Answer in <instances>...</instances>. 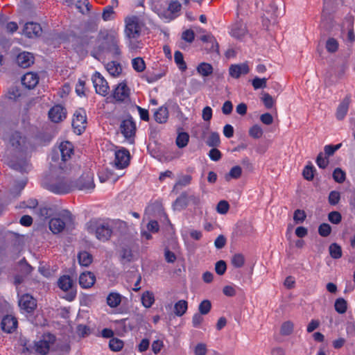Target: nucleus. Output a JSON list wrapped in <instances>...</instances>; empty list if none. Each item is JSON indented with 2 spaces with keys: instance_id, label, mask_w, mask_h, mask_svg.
<instances>
[{
  "instance_id": "f257e3e1",
  "label": "nucleus",
  "mask_w": 355,
  "mask_h": 355,
  "mask_svg": "<svg viewBox=\"0 0 355 355\" xmlns=\"http://www.w3.org/2000/svg\"><path fill=\"white\" fill-rule=\"evenodd\" d=\"M73 157H49L48 173L43 183L46 188L55 194H65L73 190L71 175L80 169Z\"/></svg>"
},
{
  "instance_id": "f03ea898",
  "label": "nucleus",
  "mask_w": 355,
  "mask_h": 355,
  "mask_svg": "<svg viewBox=\"0 0 355 355\" xmlns=\"http://www.w3.org/2000/svg\"><path fill=\"white\" fill-rule=\"evenodd\" d=\"M73 220V216L70 211L62 210L58 214V216L53 217L49 220V229L53 234H58L66 227H71Z\"/></svg>"
},
{
  "instance_id": "7ed1b4c3",
  "label": "nucleus",
  "mask_w": 355,
  "mask_h": 355,
  "mask_svg": "<svg viewBox=\"0 0 355 355\" xmlns=\"http://www.w3.org/2000/svg\"><path fill=\"white\" fill-rule=\"evenodd\" d=\"M92 165V164L89 168H85L81 175L73 181V190L91 191L94 189V172L91 169Z\"/></svg>"
},
{
  "instance_id": "20e7f679",
  "label": "nucleus",
  "mask_w": 355,
  "mask_h": 355,
  "mask_svg": "<svg viewBox=\"0 0 355 355\" xmlns=\"http://www.w3.org/2000/svg\"><path fill=\"white\" fill-rule=\"evenodd\" d=\"M87 230L89 233L94 234L96 237L102 241H107L112 233V229L107 223H101L95 220L88 223Z\"/></svg>"
},
{
  "instance_id": "39448f33",
  "label": "nucleus",
  "mask_w": 355,
  "mask_h": 355,
  "mask_svg": "<svg viewBox=\"0 0 355 355\" xmlns=\"http://www.w3.org/2000/svg\"><path fill=\"white\" fill-rule=\"evenodd\" d=\"M9 144L17 153H26L32 147L28 138L19 131H14L10 134Z\"/></svg>"
},
{
  "instance_id": "423d86ee",
  "label": "nucleus",
  "mask_w": 355,
  "mask_h": 355,
  "mask_svg": "<svg viewBox=\"0 0 355 355\" xmlns=\"http://www.w3.org/2000/svg\"><path fill=\"white\" fill-rule=\"evenodd\" d=\"M125 22V33L128 40H137L139 38L143 26L140 19L136 16H132L127 17Z\"/></svg>"
},
{
  "instance_id": "0eeeda50",
  "label": "nucleus",
  "mask_w": 355,
  "mask_h": 355,
  "mask_svg": "<svg viewBox=\"0 0 355 355\" xmlns=\"http://www.w3.org/2000/svg\"><path fill=\"white\" fill-rule=\"evenodd\" d=\"M54 341V336L51 334L45 335L42 340L35 342L33 347H25V349L31 352L35 350V352L41 355H45L49 352L50 345L53 344Z\"/></svg>"
},
{
  "instance_id": "6e6552de",
  "label": "nucleus",
  "mask_w": 355,
  "mask_h": 355,
  "mask_svg": "<svg viewBox=\"0 0 355 355\" xmlns=\"http://www.w3.org/2000/svg\"><path fill=\"white\" fill-rule=\"evenodd\" d=\"M5 162L12 169L19 172H28L31 165L26 157H6Z\"/></svg>"
},
{
  "instance_id": "1a4fd4ad",
  "label": "nucleus",
  "mask_w": 355,
  "mask_h": 355,
  "mask_svg": "<svg viewBox=\"0 0 355 355\" xmlns=\"http://www.w3.org/2000/svg\"><path fill=\"white\" fill-rule=\"evenodd\" d=\"M99 40H103L104 42L99 46V49L101 51H112L114 50L117 54L120 53L119 49L117 46V40L115 37L108 33L101 32L98 36Z\"/></svg>"
},
{
  "instance_id": "9d476101",
  "label": "nucleus",
  "mask_w": 355,
  "mask_h": 355,
  "mask_svg": "<svg viewBox=\"0 0 355 355\" xmlns=\"http://www.w3.org/2000/svg\"><path fill=\"white\" fill-rule=\"evenodd\" d=\"M58 284L60 289L64 291H69L64 297L66 300L71 302L75 299L76 296V291L73 289V282L69 276L64 275L60 277L58 279Z\"/></svg>"
},
{
  "instance_id": "9b49d317",
  "label": "nucleus",
  "mask_w": 355,
  "mask_h": 355,
  "mask_svg": "<svg viewBox=\"0 0 355 355\" xmlns=\"http://www.w3.org/2000/svg\"><path fill=\"white\" fill-rule=\"evenodd\" d=\"M18 303L22 313H31L37 307L36 300L29 294L20 296Z\"/></svg>"
},
{
  "instance_id": "f8f14e48",
  "label": "nucleus",
  "mask_w": 355,
  "mask_h": 355,
  "mask_svg": "<svg viewBox=\"0 0 355 355\" xmlns=\"http://www.w3.org/2000/svg\"><path fill=\"white\" fill-rule=\"evenodd\" d=\"M87 118L84 110L76 111L72 120V126L74 132L80 135L86 128Z\"/></svg>"
},
{
  "instance_id": "ddd939ff",
  "label": "nucleus",
  "mask_w": 355,
  "mask_h": 355,
  "mask_svg": "<svg viewBox=\"0 0 355 355\" xmlns=\"http://www.w3.org/2000/svg\"><path fill=\"white\" fill-rule=\"evenodd\" d=\"M92 82L96 89V92L103 96L108 94L110 89L106 80L98 72H96L92 76Z\"/></svg>"
},
{
  "instance_id": "4468645a",
  "label": "nucleus",
  "mask_w": 355,
  "mask_h": 355,
  "mask_svg": "<svg viewBox=\"0 0 355 355\" xmlns=\"http://www.w3.org/2000/svg\"><path fill=\"white\" fill-rule=\"evenodd\" d=\"M120 129L121 133L125 138H131L135 136L136 132V124L132 117L122 121Z\"/></svg>"
},
{
  "instance_id": "2eb2a0df",
  "label": "nucleus",
  "mask_w": 355,
  "mask_h": 355,
  "mask_svg": "<svg viewBox=\"0 0 355 355\" xmlns=\"http://www.w3.org/2000/svg\"><path fill=\"white\" fill-rule=\"evenodd\" d=\"M130 89L124 83H119L114 89L112 97L118 102H123L129 98Z\"/></svg>"
},
{
  "instance_id": "dca6fc26",
  "label": "nucleus",
  "mask_w": 355,
  "mask_h": 355,
  "mask_svg": "<svg viewBox=\"0 0 355 355\" xmlns=\"http://www.w3.org/2000/svg\"><path fill=\"white\" fill-rule=\"evenodd\" d=\"M67 112L64 107L60 105L53 106L49 112V119L55 122L59 123L66 118Z\"/></svg>"
},
{
  "instance_id": "f3484780",
  "label": "nucleus",
  "mask_w": 355,
  "mask_h": 355,
  "mask_svg": "<svg viewBox=\"0 0 355 355\" xmlns=\"http://www.w3.org/2000/svg\"><path fill=\"white\" fill-rule=\"evenodd\" d=\"M42 29L40 24L35 22H27L23 29L24 34L29 37H38L42 34Z\"/></svg>"
},
{
  "instance_id": "a211bd4d",
  "label": "nucleus",
  "mask_w": 355,
  "mask_h": 355,
  "mask_svg": "<svg viewBox=\"0 0 355 355\" xmlns=\"http://www.w3.org/2000/svg\"><path fill=\"white\" fill-rule=\"evenodd\" d=\"M249 71V67L245 63L232 64L229 69L230 75L234 78H239L241 75L248 74Z\"/></svg>"
},
{
  "instance_id": "6ab92c4d",
  "label": "nucleus",
  "mask_w": 355,
  "mask_h": 355,
  "mask_svg": "<svg viewBox=\"0 0 355 355\" xmlns=\"http://www.w3.org/2000/svg\"><path fill=\"white\" fill-rule=\"evenodd\" d=\"M1 324L3 331L11 333L17 327V320L14 316L8 315L3 318Z\"/></svg>"
},
{
  "instance_id": "aec40b11",
  "label": "nucleus",
  "mask_w": 355,
  "mask_h": 355,
  "mask_svg": "<svg viewBox=\"0 0 355 355\" xmlns=\"http://www.w3.org/2000/svg\"><path fill=\"white\" fill-rule=\"evenodd\" d=\"M200 39L207 44L205 47L206 51L208 52H217L218 53V44L214 35L209 33L202 35Z\"/></svg>"
},
{
  "instance_id": "412c9836",
  "label": "nucleus",
  "mask_w": 355,
  "mask_h": 355,
  "mask_svg": "<svg viewBox=\"0 0 355 355\" xmlns=\"http://www.w3.org/2000/svg\"><path fill=\"white\" fill-rule=\"evenodd\" d=\"M39 83V76L37 73L28 72L21 78V83L25 87L33 89Z\"/></svg>"
},
{
  "instance_id": "4be33fe9",
  "label": "nucleus",
  "mask_w": 355,
  "mask_h": 355,
  "mask_svg": "<svg viewBox=\"0 0 355 355\" xmlns=\"http://www.w3.org/2000/svg\"><path fill=\"white\" fill-rule=\"evenodd\" d=\"M17 62L19 67L26 69L34 63V57L31 53L23 52L17 55Z\"/></svg>"
},
{
  "instance_id": "5701e85b",
  "label": "nucleus",
  "mask_w": 355,
  "mask_h": 355,
  "mask_svg": "<svg viewBox=\"0 0 355 355\" xmlns=\"http://www.w3.org/2000/svg\"><path fill=\"white\" fill-rule=\"evenodd\" d=\"M111 158L109 164L113 168L121 170L130 164V157H112Z\"/></svg>"
},
{
  "instance_id": "b1692460",
  "label": "nucleus",
  "mask_w": 355,
  "mask_h": 355,
  "mask_svg": "<svg viewBox=\"0 0 355 355\" xmlns=\"http://www.w3.org/2000/svg\"><path fill=\"white\" fill-rule=\"evenodd\" d=\"M96 281L94 275L91 272H83L79 277V284L83 288L92 287Z\"/></svg>"
},
{
  "instance_id": "393cba45",
  "label": "nucleus",
  "mask_w": 355,
  "mask_h": 355,
  "mask_svg": "<svg viewBox=\"0 0 355 355\" xmlns=\"http://www.w3.org/2000/svg\"><path fill=\"white\" fill-rule=\"evenodd\" d=\"M123 174L119 175H115L110 169L105 168L99 171L98 173V178L101 182H105L107 180H112L113 182H115L118 180L119 178Z\"/></svg>"
},
{
  "instance_id": "a878e982",
  "label": "nucleus",
  "mask_w": 355,
  "mask_h": 355,
  "mask_svg": "<svg viewBox=\"0 0 355 355\" xmlns=\"http://www.w3.org/2000/svg\"><path fill=\"white\" fill-rule=\"evenodd\" d=\"M349 103L350 98L348 96H347L338 107L336 111V118L338 120L343 119L345 115L347 114Z\"/></svg>"
},
{
  "instance_id": "bb28decb",
  "label": "nucleus",
  "mask_w": 355,
  "mask_h": 355,
  "mask_svg": "<svg viewBox=\"0 0 355 355\" xmlns=\"http://www.w3.org/2000/svg\"><path fill=\"white\" fill-rule=\"evenodd\" d=\"M155 121L159 123H164L168 118V110L165 106L160 107L154 114Z\"/></svg>"
},
{
  "instance_id": "cd10ccee",
  "label": "nucleus",
  "mask_w": 355,
  "mask_h": 355,
  "mask_svg": "<svg viewBox=\"0 0 355 355\" xmlns=\"http://www.w3.org/2000/svg\"><path fill=\"white\" fill-rule=\"evenodd\" d=\"M105 146L107 148V154L114 155H130V152L125 148L117 149V147L113 146L108 142L104 144Z\"/></svg>"
},
{
  "instance_id": "c85d7f7f",
  "label": "nucleus",
  "mask_w": 355,
  "mask_h": 355,
  "mask_svg": "<svg viewBox=\"0 0 355 355\" xmlns=\"http://www.w3.org/2000/svg\"><path fill=\"white\" fill-rule=\"evenodd\" d=\"M189 205L188 195L183 193L178 197L173 203L175 209L182 210Z\"/></svg>"
},
{
  "instance_id": "c756f323",
  "label": "nucleus",
  "mask_w": 355,
  "mask_h": 355,
  "mask_svg": "<svg viewBox=\"0 0 355 355\" xmlns=\"http://www.w3.org/2000/svg\"><path fill=\"white\" fill-rule=\"evenodd\" d=\"M155 302V296L153 292L146 291L141 295L142 305L146 308H150Z\"/></svg>"
},
{
  "instance_id": "7c9ffc66",
  "label": "nucleus",
  "mask_w": 355,
  "mask_h": 355,
  "mask_svg": "<svg viewBox=\"0 0 355 355\" xmlns=\"http://www.w3.org/2000/svg\"><path fill=\"white\" fill-rule=\"evenodd\" d=\"M121 302V295L118 293H110L107 297V303L112 308L117 307Z\"/></svg>"
},
{
  "instance_id": "2f4dec72",
  "label": "nucleus",
  "mask_w": 355,
  "mask_h": 355,
  "mask_svg": "<svg viewBox=\"0 0 355 355\" xmlns=\"http://www.w3.org/2000/svg\"><path fill=\"white\" fill-rule=\"evenodd\" d=\"M188 309V303L186 300H181L174 305V313L177 316H182Z\"/></svg>"
},
{
  "instance_id": "473e14b6",
  "label": "nucleus",
  "mask_w": 355,
  "mask_h": 355,
  "mask_svg": "<svg viewBox=\"0 0 355 355\" xmlns=\"http://www.w3.org/2000/svg\"><path fill=\"white\" fill-rule=\"evenodd\" d=\"M264 12V14L270 16V17L273 19V22H275L276 18L279 15V12L277 7L274 1L270 2L268 6H266Z\"/></svg>"
},
{
  "instance_id": "72a5a7b5",
  "label": "nucleus",
  "mask_w": 355,
  "mask_h": 355,
  "mask_svg": "<svg viewBox=\"0 0 355 355\" xmlns=\"http://www.w3.org/2000/svg\"><path fill=\"white\" fill-rule=\"evenodd\" d=\"M197 71L202 76H209L213 73V67L207 62H202L197 67Z\"/></svg>"
},
{
  "instance_id": "f704fd0d",
  "label": "nucleus",
  "mask_w": 355,
  "mask_h": 355,
  "mask_svg": "<svg viewBox=\"0 0 355 355\" xmlns=\"http://www.w3.org/2000/svg\"><path fill=\"white\" fill-rule=\"evenodd\" d=\"M181 4L178 1H173L169 3L168 7V10L166 12V15L165 17L168 19H174L175 14L180 10Z\"/></svg>"
},
{
  "instance_id": "c9c22d12",
  "label": "nucleus",
  "mask_w": 355,
  "mask_h": 355,
  "mask_svg": "<svg viewBox=\"0 0 355 355\" xmlns=\"http://www.w3.org/2000/svg\"><path fill=\"white\" fill-rule=\"evenodd\" d=\"M61 155H71L73 153V145L70 141L62 142L59 146Z\"/></svg>"
},
{
  "instance_id": "e433bc0d",
  "label": "nucleus",
  "mask_w": 355,
  "mask_h": 355,
  "mask_svg": "<svg viewBox=\"0 0 355 355\" xmlns=\"http://www.w3.org/2000/svg\"><path fill=\"white\" fill-rule=\"evenodd\" d=\"M107 70L112 76H119L122 71L121 67L119 63L116 62H110L107 64Z\"/></svg>"
},
{
  "instance_id": "4c0bfd02",
  "label": "nucleus",
  "mask_w": 355,
  "mask_h": 355,
  "mask_svg": "<svg viewBox=\"0 0 355 355\" xmlns=\"http://www.w3.org/2000/svg\"><path fill=\"white\" fill-rule=\"evenodd\" d=\"M78 258L80 264L83 266H88L92 261V255L86 251L80 252Z\"/></svg>"
},
{
  "instance_id": "58836bf2",
  "label": "nucleus",
  "mask_w": 355,
  "mask_h": 355,
  "mask_svg": "<svg viewBox=\"0 0 355 355\" xmlns=\"http://www.w3.org/2000/svg\"><path fill=\"white\" fill-rule=\"evenodd\" d=\"M116 12L112 6H107L103 8L102 18L104 21H110L115 18Z\"/></svg>"
},
{
  "instance_id": "ea45409f",
  "label": "nucleus",
  "mask_w": 355,
  "mask_h": 355,
  "mask_svg": "<svg viewBox=\"0 0 355 355\" xmlns=\"http://www.w3.org/2000/svg\"><path fill=\"white\" fill-rule=\"evenodd\" d=\"M174 60L181 71H185L187 69V64L184 60L183 54L180 51H177L175 52Z\"/></svg>"
},
{
  "instance_id": "a19ab883",
  "label": "nucleus",
  "mask_w": 355,
  "mask_h": 355,
  "mask_svg": "<svg viewBox=\"0 0 355 355\" xmlns=\"http://www.w3.org/2000/svg\"><path fill=\"white\" fill-rule=\"evenodd\" d=\"M132 64L134 69L137 72H142L146 69L145 62L140 57L134 58L132 60Z\"/></svg>"
},
{
  "instance_id": "79ce46f5",
  "label": "nucleus",
  "mask_w": 355,
  "mask_h": 355,
  "mask_svg": "<svg viewBox=\"0 0 355 355\" xmlns=\"http://www.w3.org/2000/svg\"><path fill=\"white\" fill-rule=\"evenodd\" d=\"M294 324L291 321L284 322L281 327V334L283 336H288L293 331Z\"/></svg>"
},
{
  "instance_id": "37998d69",
  "label": "nucleus",
  "mask_w": 355,
  "mask_h": 355,
  "mask_svg": "<svg viewBox=\"0 0 355 355\" xmlns=\"http://www.w3.org/2000/svg\"><path fill=\"white\" fill-rule=\"evenodd\" d=\"M329 253L332 258L339 259L342 256V250L337 243H332L329 246Z\"/></svg>"
},
{
  "instance_id": "c03bdc74",
  "label": "nucleus",
  "mask_w": 355,
  "mask_h": 355,
  "mask_svg": "<svg viewBox=\"0 0 355 355\" xmlns=\"http://www.w3.org/2000/svg\"><path fill=\"white\" fill-rule=\"evenodd\" d=\"M191 176L190 175H184L179 177L178 180L174 185V189H178L179 187H185L191 183Z\"/></svg>"
},
{
  "instance_id": "a18cd8bd",
  "label": "nucleus",
  "mask_w": 355,
  "mask_h": 355,
  "mask_svg": "<svg viewBox=\"0 0 355 355\" xmlns=\"http://www.w3.org/2000/svg\"><path fill=\"white\" fill-rule=\"evenodd\" d=\"M189 136L187 132L180 133L176 139V144L180 148H183L187 145Z\"/></svg>"
},
{
  "instance_id": "49530a36",
  "label": "nucleus",
  "mask_w": 355,
  "mask_h": 355,
  "mask_svg": "<svg viewBox=\"0 0 355 355\" xmlns=\"http://www.w3.org/2000/svg\"><path fill=\"white\" fill-rule=\"evenodd\" d=\"M335 309L339 313H344L347 311V302L343 298H338L335 302Z\"/></svg>"
},
{
  "instance_id": "de8ad7c7",
  "label": "nucleus",
  "mask_w": 355,
  "mask_h": 355,
  "mask_svg": "<svg viewBox=\"0 0 355 355\" xmlns=\"http://www.w3.org/2000/svg\"><path fill=\"white\" fill-rule=\"evenodd\" d=\"M245 263V257L242 254H235L232 258V264L236 268H241Z\"/></svg>"
},
{
  "instance_id": "09e8293b",
  "label": "nucleus",
  "mask_w": 355,
  "mask_h": 355,
  "mask_svg": "<svg viewBox=\"0 0 355 355\" xmlns=\"http://www.w3.org/2000/svg\"><path fill=\"white\" fill-rule=\"evenodd\" d=\"M37 214L42 220H46L53 215V209L51 207H42L38 210Z\"/></svg>"
},
{
  "instance_id": "8fccbe9b",
  "label": "nucleus",
  "mask_w": 355,
  "mask_h": 355,
  "mask_svg": "<svg viewBox=\"0 0 355 355\" xmlns=\"http://www.w3.org/2000/svg\"><path fill=\"white\" fill-rule=\"evenodd\" d=\"M211 308V302L208 300H205L200 302L198 306V310L200 314L206 315L207 314Z\"/></svg>"
},
{
  "instance_id": "3c124183",
  "label": "nucleus",
  "mask_w": 355,
  "mask_h": 355,
  "mask_svg": "<svg viewBox=\"0 0 355 355\" xmlns=\"http://www.w3.org/2000/svg\"><path fill=\"white\" fill-rule=\"evenodd\" d=\"M109 346L111 350L118 352L123 348V343L118 338H112L110 340Z\"/></svg>"
},
{
  "instance_id": "603ef678",
  "label": "nucleus",
  "mask_w": 355,
  "mask_h": 355,
  "mask_svg": "<svg viewBox=\"0 0 355 355\" xmlns=\"http://www.w3.org/2000/svg\"><path fill=\"white\" fill-rule=\"evenodd\" d=\"M220 137L217 132H211L209 136L207 144L211 147L218 146L220 144Z\"/></svg>"
},
{
  "instance_id": "864d4df0",
  "label": "nucleus",
  "mask_w": 355,
  "mask_h": 355,
  "mask_svg": "<svg viewBox=\"0 0 355 355\" xmlns=\"http://www.w3.org/2000/svg\"><path fill=\"white\" fill-rule=\"evenodd\" d=\"M242 170L239 166H234L231 168L230 173L226 175L225 178L229 180L230 178L237 179L241 175Z\"/></svg>"
},
{
  "instance_id": "5fc2aeb1",
  "label": "nucleus",
  "mask_w": 355,
  "mask_h": 355,
  "mask_svg": "<svg viewBox=\"0 0 355 355\" xmlns=\"http://www.w3.org/2000/svg\"><path fill=\"white\" fill-rule=\"evenodd\" d=\"M306 218V214L304 210L296 209L294 212L293 220L296 224L303 223Z\"/></svg>"
},
{
  "instance_id": "6e6d98bb",
  "label": "nucleus",
  "mask_w": 355,
  "mask_h": 355,
  "mask_svg": "<svg viewBox=\"0 0 355 355\" xmlns=\"http://www.w3.org/2000/svg\"><path fill=\"white\" fill-rule=\"evenodd\" d=\"M326 49L329 53H335L338 49V43L334 38H329L326 42Z\"/></svg>"
},
{
  "instance_id": "4d7b16f0",
  "label": "nucleus",
  "mask_w": 355,
  "mask_h": 355,
  "mask_svg": "<svg viewBox=\"0 0 355 355\" xmlns=\"http://www.w3.org/2000/svg\"><path fill=\"white\" fill-rule=\"evenodd\" d=\"M268 80V78H259L258 77L254 78L252 81V85L254 89H258L261 88H265L266 87V82Z\"/></svg>"
},
{
  "instance_id": "13d9d810",
  "label": "nucleus",
  "mask_w": 355,
  "mask_h": 355,
  "mask_svg": "<svg viewBox=\"0 0 355 355\" xmlns=\"http://www.w3.org/2000/svg\"><path fill=\"white\" fill-rule=\"evenodd\" d=\"M249 135L254 139H259L263 135V130L259 125H254L250 129Z\"/></svg>"
},
{
  "instance_id": "bf43d9fd",
  "label": "nucleus",
  "mask_w": 355,
  "mask_h": 355,
  "mask_svg": "<svg viewBox=\"0 0 355 355\" xmlns=\"http://www.w3.org/2000/svg\"><path fill=\"white\" fill-rule=\"evenodd\" d=\"M334 180L338 183H342L345 180V173L340 168H336L333 173Z\"/></svg>"
},
{
  "instance_id": "052dcab7",
  "label": "nucleus",
  "mask_w": 355,
  "mask_h": 355,
  "mask_svg": "<svg viewBox=\"0 0 355 355\" xmlns=\"http://www.w3.org/2000/svg\"><path fill=\"white\" fill-rule=\"evenodd\" d=\"M195 355H206L207 353V345L205 343H198L193 349Z\"/></svg>"
},
{
  "instance_id": "680f3d73",
  "label": "nucleus",
  "mask_w": 355,
  "mask_h": 355,
  "mask_svg": "<svg viewBox=\"0 0 355 355\" xmlns=\"http://www.w3.org/2000/svg\"><path fill=\"white\" fill-rule=\"evenodd\" d=\"M331 231V226L327 223H322L319 226L318 233L320 236H328Z\"/></svg>"
},
{
  "instance_id": "e2e57ef3",
  "label": "nucleus",
  "mask_w": 355,
  "mask_h": 355,
  "mask_svg": "<svg viewBox=\"0 0 355 355\" xmlns=\"http://www.w3.org/2000/svg\"><path fill=\"white\" fill-rule=\"evenodd\" d=\"M340 198V195L338 191H332L329 195V203L331 205H336L338 203Z\"/></svg>"
},
{
  "instance_id": "0e129e2a",
  "label": "nucleus",
  "mask_w": 355,
  "mask_h": 355,
  "mask_svg": "<svg viewBox=\"0 0 355 355\" xmlns=\"http://www.w3.org/2000/svg\"><path fill=\"white\" fill-rule=\"evenodd\" d=\"M342 146V144L336 145H326L324 147V155H332L337 150H338Z\"/></svg>"
},
{
  "instance_id": "69168bd1",
  "label": "nucleus",
  "mask_w": 355,
  "mask_h": 355,
  "mask_svg": "<svg viewBox=\"0 0 355 355\" xmlns=\"http://www.w3.org/2000/svg\"><path fill=\"white\" fill-rule=\"evenodd\" d=\"M262 101L263 102L265 107L267 109H270L271 107H272V106L275 103L274 99L272 98L271 95H270L268 93L263 94V97H262Z\"/></svg>"
},
{
  "instance_id": "338daca9",
  "label": "nucleus",
  "mask_w": 355,
  "mask_h": 355,
  "mask_svg": "<svg viewBox=\"0 0 355 355\" xmlns=\"http://www.w3.org/2000/svg\"><path fill=\"white\" fill-rule=\"evenodd\" d=\"M195 38V33L191 29L186 30L182 34V39L189 43L193 42Z\"/></svg>"
},
{
  "instance_id": "774afa93",
  "label": "nucleus",
  "mask_w": 355,
  "mask_h": 355,
  "mask_svg": "<svg viewBox=\"0 0 355 355\" xmlns=\"http://www.w3.org/2000/svg\"><path fill=\"white\" fill-rule=\"evenodd\" d=\"M230 205L228 202L225 200H221L218 202L216 209L219 214H225L228 211Z\"/></svg>"
}]
</instances>
